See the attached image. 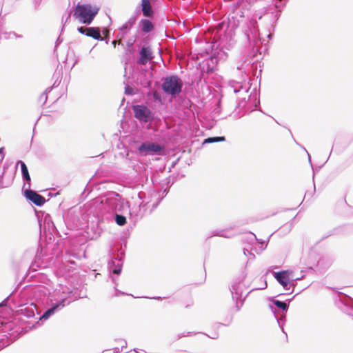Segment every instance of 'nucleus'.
Segmentation results:
<instances>
[{
  "label": "nucleus",
  "instance_id": "nucleus-17",
  "mask_svg": "<svg viewBox=\"0 0 353 353\" xmlns=\"http://www.w3.org/2000/svg\"><path fill=\"white\" fill-rule=\"evenodd\" d=\"M141 30L144 32H149L154 29V26L148 19H143L141 21Z\"/></svg>",
  "mask_w": 353,
  "mask_h": 353
},
{
  "label": "nucleus",
  "instance_id": "nucleus-33",
  "mask_svg": "<svg viewBox=\"0 0 353 353\" xmlns=\"http://www.w3.org/2000/svg\"><path fill=\"white\" fill-rule=\"evenodd\" d=\"M266 288H267V283H266V281H265L263 283V286L260 288V289H265Z\"/></svg>",
  "mask_w": 353,
  "mask_h": 353
},
{
  "label": "nucleus",
  "instance_id": "nucleus-29",
  "mask_svg": "<svg viewBox=\"0 0 353 353\" xmlns=\"http://www.w3.org/2000/svg\"><path fill=\"white\" fill-rule=\"evenodd\" d=\"M346 305L353 310V300H350Z\"/></svg>",
  "mask_w": 353,
  "mask_h": 353
},
{
  "label": "nucleus",
  "instance_id": "nucleus-10",
  "mask_svg": "<svg viewBox=\"0 0 353 353\" xmlns=\"http://www.w3.org/2000/svg\"><path fill=\"white\" fill-rule=\"evenodd\" d=\"M134 117L140 121L148 122L151 117L150 110L144 105L133 106Z\"/></svg>",
  "mask_w": 353,
  "mask_h": 353
},
{
  "label": "nucleus",
  "instance_id": "nucleus-15",
  "mask_svg": "<svg viewBox=\"0 0 353 353\" xmlns=\"http://www.w3.org/2000/svg\"><path fill=\"white\" fill-rule=\"evenodd\" d=\"M214 236H219L224 238H231L238 234L237 230L231 228L225 230H216L213 232Z\"/></svg>",
  "mask_w": 353,
  "mask_h": 353
},
{
  "label": "nucleus",
  "instance_id": "nucleus-28",
  "mask_svg": "<svg viewBox=\"0 0 353 353\" xmlns=\"http://www.w3.org/2000/svg\"><path fill=\"white\" fill-rule=\"evenodd\" d=\"M283 228H284L287 232H289L291 230V225L286 224L283 227Z\"/></svg>",
  "mask_w": 353,
  "mask_h": 353
},
{
  "label": "nucleus",
  "instance_id": "nucleus-9",
  "mask_svg": "<svg viewBox=\"0 0 353 353\" xmlns=\"http://www.w3.org/2000/svg\"><path fill=\"white\" fill-rule=\"evenodd\" d=\"M242 241L248 242V245H245L243 249L244 255L248 257V260L254 259L255 256L252 252L253 250L252 245L257 241L256 236L254 234L250 232Z\"/></svg>",
  "mask_w": 353,
  "mask_h": 353
},
{
  "label": "nucleus",
  "instance_id": "nucleus-20",
  "mask_svg": "<svg viewBox=\"0 0 353 353\" xmlns=\"http://www.w3.org/2000/svg\"><path fill=\"white\" fill-rule=\"evenodd\" d=\"M225 140V138L224 137H209L203 141V144L224 141Z\"/></svg>",
  "mask_w": 353,
  "mask_h": 353
},
{
  "label": "nucleus",
  "instance_id": "nucleus-19",
  "mask_svg": "<svg viewBox=\"0 0 353 353\" xmlns=\"http://www.w3.org/2000/svg\"><path fill=\"white\" fill-rule=\"evenodd\" d=\"M142 12L145 17H151L153 14V11L150 3L142 5Z\"/></svg>",
  "mask_w": 353,
  "mask_h": 353
},
{
  "label": "nucleus",
  "instance_id": "nucleus-3",
  "mask_svg": "<svg viewBox=\"0 0 353 353\" xmlns=\"http://www.w3.org/2000/svg\"><path fill=\"white\" fill-rule=\"evenodd\" d=\"M97 14V10L92 9L90 5H77L74 17L83 23L90 24Z\"/></svg>",
  "mask_w": 353,
  "mask_h": 353
},
{
  "label": "nucleus",
  "instance_id": "nucleus-7",
  "mask_svg": "<svg viewBox=\"0 0 353 353\" xmlns=\"http://www.w3.org/2000/svg\"><path fill=\"white\" fill-rule=\"evenodd\" d=\"M124 254V250L121 248L118 250V252L112 257L111 261L108 263V269L110 272L116 274L121 273L123 263Z\"/></svg>",
  "mask_w": 353,
  "mask_h": 353
},
{
  "label": "nucleus",
  "instance_id": "nucleus-22",
  "mask_svg": "<svg viewBox=\"0 0 353 353\" xmlns=\"http://www.w3.org/2000/svg\"><path fill=\"white\" fill-rule=\"evenodd\" d=\"M274 303L279 308L282 309L283 311H287L288 309V305L287 303L283 301H280L278 300L274 301Z\"/></svg>",
  "mask_w": 353,
  "mask_h": 353
},
{
  "label": "nucleus",
  "instance_id": "nucleus-6",
  "mask_svg": "<svg viewBox=\"0 0 353 353\" xmlns=\"http://www.w3.org/2000/svg\"><path fill=\"white\" fill-rule=\"evenodd\" d=\"M85 253L75 252L73 250H70L67 251L65 254L64 255V261L62 262L61 267L59 268L60 271L63 273L66 272H70L72 269L74 268L73 266H70V265H76V262L72 259V257L75 259H80L81 256H84Z\"/></svg>",
  "mask_w": 353,
  "mask_h": 353
},
{
  "label": "nucleus",
  "instance_id": "nucleus-11",
  "mask_svg": "<svg viewBox=\"0 0 353 353\" xmlns=\"http://www.w3.org/2000/svg\"><path fill=\"white\" fill-rule=\"evenodd\" d=\"M24 194L27 199L31 201L36 205L41 206L46 202V199L43 196L33 190H27L25 191Z\"/></svg>",
  "mask_w": 353,
  "mask_h": 353
},
{
  "label": "nucleus",
  "instance_id": "nucleus-23",
  "mask_svg": "<svg viewBox=\"0 0 353 353\" xmlns=\"http://www.w3.org/2000/svg\"><path fill=\"white\" fill-rule=\"evenodd\" d=\"M114 221H126L125 216H124L123 215L114 214Z\"/></svg>",
  "mask_w": 353,
  "mask_h": 353
},
{
  "label": "nucleus",
  "instance_id": "nucleus-35",
  "mask_svg": "<svg viewBox=\"0 0 353 353\" xmlns=\"http://www.w3.org/2000/svg\"><path fill=\"white\" fill-rule=\"evenodd\" d=\"M30 268H31V269H32V270H35V269H34V265H32L30 266Z\"/></svg>",
  "mask_w": 353,
  "mask_h": 353
},
{
  "label": "nucleus",
  "instance_id": "nucleus-14",
  "mask_svg": "<svg viewBox=\"0 0 353 353\" xmlns=\"http://www.w3.org/2000/svg\"><path fill=\"white\" fill-rule=\"evenodd\" d=\"M140 56L139 63L141 65L146 64L152 59L150 48L149 47H143L140 52Z\"/></svg>",
  "mask_w": 353,
  "mask_h": 353
},
{
  "label": "nucleus",
  "instance_id": "nucleus-36",
  "mask_svg": "<svg viewBox=\"0 0 353 353\" xmlns=\"http://www.w3.org/2000/svg\"><path fill=\"white\" fill-rule=\"evenodd\" d=\"M114 350H115L116 352H119V348H116Z\"/></svg>",
  "mask_w": 353,
  "mask_h": 353
},
{
  "label": "nucleus",
  "instance_id": "nucleus-38",
  "mask_svg": "<svg viewBox=\"0 0 353 353\" xmlns=\"http://www.w3.org/2000/svg\"><path fill=\"white\" fill-rule=\"evenodd\" d=\"M3 305H4L3 303H1L0 304V307H1Z\"/></svg>",
  "mask_w": 353,
  "mask_h": 353
},
{
  "label": "nucleus",
  "instance_id": "nucleus-40",
  "mask_svg": "<svg viewBox=\"0 0 353 353\" xmlns=\"http://www.w3.org/2000/svg\"><path fill=\"white\" fill-rule=\"evenodd\" d=\"M134 351L136 352V353H138V352L137 351L136 349H134Z\"/></svg>",
  "mask_w": 353,
  "mask_h": 353
},
{
  "label": "nucleus",
  "instance_id": "nucleus-4",
  "mask_svg": "<svg viewBox=\"0 0 353 353\" xmlns=\"http://www.w3.org/2000/svg\"><path fill=\"white\" fill-rule=\"evenodd\" d=\"M183 83L181 80L175 76L165 79L162 84L163 90L172 96H175L181 92Z\"/></svg>",
  "mask_w": 353,
  "mask_h": 353
},
{
  "label": "nucleus",
  "instance_id": "nucleus-12",
  "mask_svg": "<svg viewBox=\"0 0 353 353\" xmlns=\"http://www.w3.org/2000/svg\"><path fill=\"white\" fill-rule=\"evenodd\" d=\"M161 150L162 148L159 145L153 143H143L139 148V152L144 155H147L150 152L157 153Z\"/></svg>",
  "mask_w": 353,
  "mask_h": 353
},
{
  "label": "nucleus",
  "instance_id": "nucleus-32",
  "mask_svg": "<svg viewBox=\"0 0 353 353\" xmlns=\"http://www.w3.org/2000/svg\"><path fill=\"white\" fill-rule=\"evenodd\" d=\"M126 222H116V223L119 226H123Z\"/></svg>",
  "mask_w": 353,
  "mask_h": 353
},
{
  "label": "nucleus",
  "instance_id": "nucleus-16",
  "mask_svg": "<svg viewBox=\"0 0 353 353\" xmlns=\"http://www.w3.org/2000/svg\"><path fill=\"white\" fill-rule=\"evenodd\" d=\"M86 31V36L92 37L95 39L103 40L101 37L100 30L99 28H88Z\"/></svg>",
  "mask_w": 353,
  "mask_h": 353
},
{
  "label": "nucleus",
  "instance_id": "nucleus-24",
  "mask_svg": "<svg viewBox=\"0 0 353 353\" xmlns=\"http://www.w3.org/2000/svg\"><path fill=\"white\" fill-rule=\"evenodd\" d=\"M125 92L128 94H134L135 92L134 91V88L130 86H128L125 88Z\"/></svg>",
  "mask_w": 353,
  "mask_h": 353
},
{
  "label": "nucleus",
  "instance_id": "nucleus-18",
  "mask_svg": "<svg viewBox=\"0 0 353 353\" xmlns=\"http://www.w3.org/2000/svg\"><path fill=\"white\" fill-rule=\"evenodd\" d=\"M17 163L21 165L23 179L30 183L31 179L26 163L21 161H19Z\"/></svg>",
  "mask_w": 353,
  "mask_h": 353
},
{
  "label": "nucleus",
  "instance_id": "nucleus-2",
  "mask_svg": "<svg viewBox=\"0 0 353 353\" xmlns=\"http://www.w3.org/2000/svg\"><path fill=\"white\" fill-rule=\"evenodd\" d=\"M293 272L290 270H283L281 272H273L274 277L278 283L282 285L285 290H291L293 292L296 281L300 280L301 278H294Z\"/></svg>",
  "mask_w": 353,
  "mask_h": 353
},
{
  "label": "nucleus",
  "instance_id": "nucleus-25",
  "mask_svg": "<svg viewBox=\"0 0 353 353\" xmlns=\"http://www.w3.org/2000/svg\"><path fill=\"white\" fill-rule=\"evenodd\" d=\"M88 28H84V27H80L78 28V31L81 33V34H84L86 35V31L85 30H87Z\"/></svg>",
  "mask_w": 353,
  "mask_h": 353
},
{
  "label": "nucleus",
  "instance_id": "nucleus-37",
  "mask_svg": "<svg viewBox=\"0 0 353 353\" xmlns=\"http://www.w3.org/2000/svg\"><path fill=\"white\" fill-rule=\"evenodd\" d=\"M124 344H125V345H123V346H122V347H125V346H126V342H125V341H124Z\"/></svg>",
  "mask_w": 353,
  "mask_h": 353
},
{
  "label": "nucleus",
  "instance_id": "nucleus-39",
  "mask_svg": "<svg viewBox=\"0 0 353 353\" xmlns=\"http://www.w3.org/2000/svg\"><path fill=\"white\" fill-rule=\"evenodd\" d=\"M106 219H110L111 218L110 217H108V216H106L105 217Z\"/></svg>",
  "mask_w": 353,
  "mask_h": 353
},
{
  "label": "nucleus",
  "instance_id": "nucleus-31",
  "mask_svg": "<svg viewBox=\"0 0 353 353\" xmlns=\"http://www.w3.org/2000/svg\"><path fill=\"white\" fill-rule=\"evenodd\" d=\"M190 334H191V332H188L187 334H183L181 335H179L178 338L180 339V338H182V337H185V336H189Z\"/></svg>",
  "mask_w": 353,
  "mask_h": 353
},
{
  "label": "nucleus",
  "instance_id": "nucleus-26",
  "mask_svg": "<svg viewBox=\"0 0 353 353\" xmlns=\"http://www.w3.org/2000/svg\"><path fill=\"white\" fill-rule=\"evenodd\" d=\"M4 159L3 148H0V163L3 161Z\"/></svg>",
  "mask_w": 353,
  "mask_h": 353
},
{
  "label": "nucleus",
  "instance_id": "nucleus-34",
  "mask_svg": "<svg viewBox=\"0 0 353 353\" xmlns=\"http://www.w3.org/2000/svg\"><path fill=\"white\" fill-rule=\"evenodd\" d=\"M217 337H218L217 334H215L213 336H210V338L214 339H216Z\"/></svg>",
  "mask_w": 353,
  "mask_h": 353
},
{
  "label": "nucleus",
  "instance_id": "nucleus-27",
  "mask_svg": "<svg viewBox=\"0 0 353 353\" xmlns=\"http://www.w3.org/2000/svg\"><path fill=\"white\" fill-rule=\"evenodd\" d=\"M112 45L114 46V47H115V46H116V45H117V43H118L119 45H120V44H121L122 43H121V40H114V41H112Z\"/></svg>",
  "mask_w": 353,
  "mask_h": 353
},
{
  "label": "nucleus",
  "instance_id": "nucleus-13",
  "mask_svg": "<svg viewBox=\"0 0 353 353\" xmlns=\"http://www.w3.org/2000/svg\"><path fill=\"white\" fill-rule=\"evenodd\" d=\"M40 232H43L46 236H51L58 232L54 222H39Z\"/></svg>",
  "mask_w": 353,
  "mask_h": 353
},
{
  "label": "nucleus",
  "instance_id": "nucleus-21",
  "mask_svg": "<svg viewBox=\"0 0 353 353\" xmlns=\"http://www.w3.org/2000/svg\"><path fill=\"white\" fill-rule=\"evenodd\" d=\"M215 70L216 68L214 65L213 59L211 58L210 60L207 61L206 72L208 74L213 73Z\"/></svg>",
  "mask_w": 353,
  "mask_h": 353
},
{
  "label": "nucleus",
  "instance_id": "nucleus-8",
  "mask_svg": "<svg viewBox=\"0 0 353 353\" xmlns=\"http://www.w3.org/2000/svg\"><path fill=\"white\" fill-rule=\"evenodd\" d=\"M99 222H82V226L86 227V230L80 232L83 239H93L100 235L101 230L99 228Z\"/></svg>",
  "mask_w": 353,
  "mask_h": 353
},
{
  "label": "nucleus",
  "instance_id": "nucleus-1",
  "mask_svg": "<svg viewBox=\"0 0 353 353\" xmlns=\"http://www.w3.org/2000/svg\"><path fill=\"white\" fill-rule=\"evenodd\" d=\"M72 288L71 285L67 286L60 284L54 291L52 297L55 303H53L41 316V320H46L56 312L60 310L65 305H68L74 299L72 297Z\"/></svg>",
  "mask_w": 353,
  "mask_h": 353
},
{
  "label": "nucleus",
  "instance_id": "nucleus-30",
  "mask_svg": "<svg viewBox=\"0 0 353 353\" xmlns=\"http://www.w3.org/2000/svg\"><path fill=\"white\" fill-rule=\"evenodd\" d=\"M150 3V0H141V6Z\"/></svg>",
  "mask_w": 353,
  "mask_h": 353
},
{
  "label": "nucleus",
  "instance_id": "nucleus-5",
  "mask_svg": "<svg viewBox=\"0 0 353 353\" xmlns=\"http://www.w3.org/2000/svg\"><path fill=\"white\" fill-rule=\"evenodd\" d=\"M243 279L244 277L234 280L230 288L232 299L236 301V307L238 308H239V303L242 305L243 302V299H242L243 292L245 288V285L243 283Z\"/></svg>",
  "mask_w": 353,
  "mask_h": 353
}]
</instances>
